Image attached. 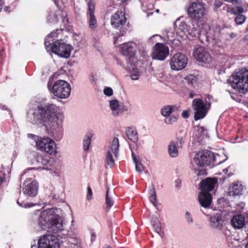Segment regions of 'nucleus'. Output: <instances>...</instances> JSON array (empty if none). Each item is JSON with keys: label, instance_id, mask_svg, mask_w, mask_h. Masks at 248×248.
Returning <instances> with one entry per match:
<instances>
[{"label": "nucleus", "instance_id": "obj_48", "mask_svg": "<svg viewBox=\"0 0 248 248\" xmlns=\"http://www.w3.org/2000/svg\"><path fill=\"white\" fill-rule=\"evenodd\" d=\"M227 2H230L233 4H238L241 3V0H224Z\"/></svg>", "mask_w": 248, "mask_h": 248}, {"label": "nucleus", "instance_id": "obj_43", "mask_svg": "<svg viewBox=\"0 0 248 248\" xmlns=\"http://www.w3.org/2000/svg\"><path fill=\"white\" fill-rule=\"evenodd\" d=\"M185 219L188 224H192L194 222V219L191 213L189 211H186L185 215Z\"/></svg>", "mask_w": 248, "mask_h": 248}, {"label": "nucleus", "instance_id": "obj_20", "mask_svg": "<svg viewBox=\"0 0 248 248\" xmlns=\"http://www.w3.org/2000/svg\"><path fill=\"white\" fill-rule=\"evenodd\" d=\"M41 160L43 167V169L46 170H51L57 169L59 167V162L55 158L44 157L38 156L37 160Z\"/></svg>", "mask_w": 248, "mask_h": 248}, {"label": "nucleus", "instance_id": "obj_33", "mask_svg": "<svg viewBox=\"0 0 248 248\" xmlns=\"http://www.w3.org/2000/svg\"><path fill=\"white\" fill-rule=\"evenodd\" d=\"M195 135L198 137V140L201 141L204 138L207 137V133L204 127L198 126L197 127Z\"/></svg>", "mask_w": 248, "mask_h": 248}, {"label": "nucleus", "instance_id": "obj_19", "mask_svg": "<svg viewBox=\"0 0 248 248\" xmlns=\"http://www.w3.org/2000/svg\"><path fill=\"white\" fill-rule=\"evenodd\" d=\"M126 22L124 14L122 11H118L111 17V25L115 28H121Z\"/></svg>", "mask_w": 248, "mask_h": 248}, {"label": "nucleus", "instance_id": "obj_28", "mask_svg": "<svg viewBox=\"0 0 248 248\" xmlns=\"http://www.w3.org/2000/svg\"><path fill=\"white\" fill-rule=\"evenodd\" d=\"M125 133L127 138L134 143H136L139 140L138 132L136 129L133 127H128Z\"/></svg>", "mask_w": 248, "mask_h": 248}, {"label": "nucleus", "instance_id": "obj_45", "mask_svg": "<svg viewBox=\"0 0 248 248\" xmlns=\"http://www.w3.org/2000/svg\"><path fill=\"white\" fill-rule=\"evenodd\" d=\"M104 93L108 96H111L113 94V90L110 87H106L104 89Z\"/></svg>", "mask_w": 248, "mask_h": 248}, {"label": "nucleus", "instance_id": "obj_5", "mask_svg": "<svg viewBox=\"0 0 248 248\" xmlns=\"http://www.w3.org/2000/svg\"><path fill=\"white\" fill-rule=\"evenodd\" d=\"M228 82L240 93H246L248 92V70H242L233 74Z\"/></svg>", "mask_w": 248, "mask_h": 248}, {"label": "nucleus", "instance_id": "obj_58", "mask_svg": "<svg viewBox=\"0 0 248 248\" xmlns=\"http://www.w3.org/2000/svg\"><path fill=\"white\" fill-rule=\"evenodd\" d=\"M74 223H75V222H74V220H72V222H71V224H72V225H74Z\"/></svg>", "mask_w": 248, "mask_h": 248}, {"label": "nucleus", "instance_id": "obj_35", "mask_svg": "<svg viewBox=\"0 0 248 248\" xmlns=\"http://www.w3.org/2000/svg\"><path fill=\"white\" fill-rule=\"evenodd\" d=\"M92 138V135L91 134H89L87 135L84 139L83 145L84 151H88L89 150L91 145Z\"/></svg>", "mask_w": 248, "mask_h": 248}, {"label": "nucleus", "instance_id": "obj_56", "mask_svg": "<svg viewBox=\"0 0 248 248\" xmlns=\"http://www.w3.org/2000/svg\"><path fill=\"white\" fill-rule=\"evenodd\" d=\"M193 97H194V94H193L192 93H190L189 94V97H190V98H193Z\"/></svg>", "mask_w": 248, "mask_h": 248}, {"label": "nucleus", "instance_id": "obj_32", "mask_svg": "<svg viewBox=\"0 0 248 248\" xmlns=\"http://www.w3.org/2000/svg\"><path fill=\"white\" fill-rule=\"evenodd\" d=\"M113 196V192H110L109 188L107 187L106 194V204L107 207L108 209H110L114 204Z\"/></svg>", "mask_w": 248, "mask_h": 248}, {"label": "nucleus", "instance_id": "obj_63", "mask_svg": "<svg viewBox=\"0 0 248 248\" xmlns=\"http://www.w3.org/2000/svg\"><path fill=\"white\" fill-rule=\"evenodd\" d=\"M104 248H111L110 247H108V246H107L106 247H105Z\"/></svg>", "mask_w": 248, "mask_h": 248}, {"label": "nucleus", "instance_id": "obj_29", "mask_svg": "<svg viewBox=\"0 0 248 248\" xmlns=\"http://www.w3.org/2000/svg\"><path fill=\"white\" fill-rule=\"evenodd\" d=\"M178 146L176 145L174 140L171 141L168 146V153L169 155L172 158L176 157L179 155Z\"/></svg>", "mask_w": 248, "mask_h": 248}, {"label": "nucleus", "instance_id": "obj_2", "mask_svg": "<svg viewBox=\"0 0 248 248\" xmlns=\"http://www.w3.org/2000/svg\"><path fill=\"white\" fill-rule=\"evenodd\" d=\"M38 224L42 229L58 233L64 230L62 218L56 214V209H48L39 213Z\"/></svg>", "mask_w": 248, "mask_h": 248}, {"label": "nucleus", "instance_id": "obj_54", "mask_svg": "<svg viewBox=\"0 0 248 248\" xmlns=\"http://www.w3.org/2000/svg\"><path fill=\"white\" fill-rule=\"evenodd\" d=\"M236 36V34L234 33H232L231 34H230V37L231 38H234Z\"/></svg>", "mask_w": 248, "mask_h": 248}, {"label": "nucleus", "instance_id": "obj_39", "mask_svg": "<svg viewBox=\"0 0 248 248\" xmlns=\"http://www.w3.org/2000/svg\"><path fill=\"white\" fill-rule=\"evenodd\" d=\"M246 19L247 17L245 16L240 14L236 16L235 21L237 25H242L245 22Z\"/></svg>", "mask_w": 248, "mask_h": 248}, {"label": "nucleus", "instance_id": "obj_27", "mask_svg": "<svg viewBox=\"0 0 248 248\" xmlns=\"http://www.w3.org/2000/svg\"><path fill=\"white\" fill-rule=\"evenodd\" d=\"M151 225L155 232L158 234L160 236L163 235L161 223L159 219L156 217H153L151 220Z\"/></svg>", "mask_w": 248, "mask_h": 248}, {"label": "nucleus", "instance_id": "obj_7", "mask_svg": "<svg viewBox=\"0 0 248 248\" xmlns=\"http://www.w3.org/2000/svg\"><path fill=\"white\" fill-rule=\"evenodd\" d=\"M211 97L203 100L201 98L194 99L192 101V108L194 112V119L196 121L203 119L207 114L211 107L210 101Z\"/></svg>", "mask_w": 248, "mask_h": 248}, {"label": "nucleus", "instance_id": "obj_34", "mask_svg": "<svg viewBox=\"0 0 248 248\" xmlns=\"http://www.w3.org/2000/svg\"><path fill=\"white\" fill-rule=\"evenodd\" d=\"M150 201L153 205L158 210V202L156 201V195L154 187L149 190Z\"/></svg>", "mask_w": 248, "mask_h": 248}, {"label": "nucleus", "instance_id": "obj_9", "mask_svg": "<svg viewBox=\"0 0 248 248\" xmlns=\"http://www.w3.org/2000/svg\"><path fill=\"white\" fill-rule=\"evenodd\" d=\"M39 248H60V241L55 235L47 233L41 236L38 241Z\"/></svg>", "mask_w": 248, "mask_h": 248}, {"label": "nucleus", "instance_id": "obj_1", "mask_svg": "<svg viewBox=\"0 0 248 248\" xmlns=\"http://www.w3.org/2000/svg\"><path fill=\"white\" fill-rule=\"evenodd\" d=\"M63 114L52 103L36 101L32 103L27 113V120L37 125H43L54 138H61L63 133Z\"/></svg>", "mask_w": 248, "mask_h": 248}, {"label": "nucleus", "instance_id": "obj_16", "mask_svg": "<svg viewBox=\"0 0 248 248\" xmlns=\"http://www.w3.org/2000/svg\"><path fill=\"white\" fill-rule=\"evenodd\" d=\"M38 185L36 181L30 178L26 180L23 183L22 190L23 193L28 197H34L38 192Z\"/></svg>", "mask_w": 248, "mask_h": 248}, {"label": "nucleus", "instance_id": "obj_13", "mask_svg": "<svg viewBox=\"0 0 248 248\" xmlns=\"http://www.w3.org/2000/svg\"><path fill=\"white\" fill-rule=\"evenodd\" d=\"M187 63L186 57L181 53H176L170 59V65L171 69L179 71L185 68Z\"/></svg>", "mask_w": 248, "mask_h": 248}, {"label": "nucleus", "instance_id": "obj_18", "mask_svg": "<svg viewBox=\"0 0 248 248\" xmlns=\"http://www.w3.org/2000/svg\"><path fill=\"white\" fill-rule=\"evenodd\" d=\"M193 55L198 61L203 63H209L211 61L210 55L202 47H199L194 50Z\"/></svg>", "mask_w": 248, "mask_h": 248}, {"label": "nucleus", "instance_id": "obj_31", "mask_svg": "<svg viewBox=\"0 0 248 248\" xmlns=\"http://www.w3.org/2000/svg\"><path fill=\"white\" fill-rule=\"evenodd\" d=\"M179 107L176 106L167 105L164 106L161 109V114L166 117L169 116L170 114L175 111L176 110H178Z\"/></svg>", "mask_w": 248, "mask_h": 248}, {"label": "nucleus", "instance_id": "obj_37", "mask_svg": "<svg viewBox=\"0 0 248 248\" xmlns=\"http://www.w3.org/2000/svg\"><path fill=\"white\" fill-rule=\"evenodd\" d=\"M56 34V32H51L50 34H49L47 36L45 40V45L47 49V48L49 47L51 45V42L53 41V37H55V35Z\"/></svg>", "mask_w": 248, "mask_h": 248}, {"label": "nucleus", "instance_id": "obj_49", "mask_svg": "<svg viewBox=\"0 0 248 248\" xmlns=\"http://www.w3.org/2000/svg\"><path fill=\"white\" fill-rule=\"evenodd\" d=\"M182 115L183 118H187L189 116V110H186L183 111L182 113Z\"/></svg>", "mask_w": 248, "mask_h": 248}, {"label": "nucleus", "instance_id": "obj_40", "mask_svg": "<svg viewBox=\"0 0 248 248\" xmlns=\"http://www.w3.org/2000/svg\"><path fill=\"white\" fill-rule=\"evenodd\" d=\"M244 9L242 6L233 7L230 9V13L233 15H238L242 13Z\"/></svg>", "mask_w": 248, "mask_h": 248}, {"label": "nucleus", "instance_id": "obj_44", "mask_svg": "<svg viewBox=\"0 0 248 248\" xmlns=\"http://www.w3.org/2000/svg\"><path fill=\"white\" fill-rule=\"evenodd\" d=\"M187 81L189 84L193 85L197 82V78L193 75H189L187 77Z\"/></svg>", "mask_w": 248, "mask_h": 248}, {"label": "nucleus", "instance_id": "obj_11", "mask_svg": "<svg viewBox=\"0 0 248 248\" xmlns=\"http://www.w3.org/2000/svg\"><path fill=\"white\" fill-rule=\"evenodd\" d=\"M71 46L67 45L62 40H58L53 43L51 49L53 53L59 57L68 58L71 54Z\"/></svg>", "mask_w": 248, "mask_h": 248}, {"label": "nucleus", "instance_id": "obj_3", "mask_svg": "<svg viewBox=\"0 0 248 248\" xmlns=\"http://www.w3.org/2000/svg\"><path fill=\"white\" fill-rule=\"evenodd\" d=\"M218 155H215L213 152L209 150H202L197 153L191 164L195 170H199L201 167L210 166L213 167L215 165H218L223 162L227 157L223 161H217L219 158Z\"/></svg>", "mask_w": 248, "mask_h": 248}, {"label": "nucleus", "instance_id": "obj_25", "mask_svg": "<svg viewBox=\"0 0 248 248\" xmlns=\"http://www.w3.org/2000/svg\"><path fill=\"white\" fill-rule=\"evenodd\" d=\"M231 223L234 229H241L245 225V218L242 215H235L232 217Z\"/></svg>", "mask_w": 248, "mask_h": 248}, {"label": "nucleus", "instance_id": "obj_38", "mask_svg": "<svg viewBox=\"0 0 248 248\" xmlns=\"http://www.w3.org/2000/svg\"><path fill=\"white\" fill-rule=\"evenodd\" d=\"M178 118V115L173 114L166 117L165 122L167 124H171L175 122Z\"/></svg>", "mask_w": 248, "mask_h": 248}, {"label": "nucleus", "instance_id": "obj_46", "mask_svg": "<svg viewBox=\"0 0 248 248\" xmlns=\"http://www.w3.org/2000/svg\"><path fill=\"white\" fill-rule=\"evenodd\" d=\"M140 77V74L139 72H136L134 73L131 74V78L133 80H137Z\"/></svg>", "mask_w": 248, "mask_h": 248}, {"label": "nucleus", "instance_id": "obj_22", "mask_svg": "<svg viewBox=\"0 0 248 248\" xmlns=\"http://www.w3.org/2000/svg\"><path fill=\"white\" fill-rule=\"evenodd\" d=\"M198 200L202 207L204 208H210L212 203V197L209 192L201 191Z\"/></svg>", "mask_w": 248, "mask_h": 248}, {"label": "nucleus", "instance_id": "obj_17", "mask_svg": "<svg viewBox=\"0 0 248 248\" xmlns=\"http://www.w3.org/2000/svg\"><path fill=\"white\" fill-rule=\"evenodd\" d=\"M88 10L87 13L88 22L91 29L94 30L97 27V20L94 15L95 4L94 2L90 0L88 3Z\"/></svg>", "mask_w": 248, "mask_h": 248}, {"label": "nucleus", "instance_id": "obj_42", "mask_svg": "<svg viewBox=\"0 0 248 248\" xmlns=\"http://www.w3.org/2000/svg\"><path fill=\"white\" fill-rule=\"evenodd\" d=\"M178 147L182 148L185 142L184 137L183 136H178L176 138V141H174Z\"/></svg>", "mask_w": 248, "mask_h": 248}, {"label": "nucleus", "instance_id": "obj_60", "mask_svg": "<svg viewBox=\"0 0 248 248\" xmlns=\"http://www.w3.org/2000/svg\"><path fill=\"white\" fill-rule=\"evenodd\" d=\"M245 248H248V243L247 244H246V245L245 246Z\"/></svg>", "mask_w": 248, "mask_h": 248}, {"label": "nucleus", "instance_id": "obj_47", "mask_svg": "<svg viewBox=\"0 0 248 248\" xmlns=\"http://www.w3.org/2000/svg\"><path fill=\"white\" fill-rule=\"evenodd\" d=\"M92 190L90 187H88V193L87 195V199L90 200L92 198Z\"/></svg>", "mask_w": 248, "mask_h": 248}, {"label": "nucleus", "instance_id": "obj_15", "mask_svg": "<svg viewBox=\"0 0 248 248\" xmlns=\"http://www.w3.org/2000/svg\"><path fill=\"white\" fill-rule=\"evenodd\" d=\"M169 55V48L163 43H156L154 47L152 58L154 60L164 61Z\"/></svg>", "mask_w": 248, "mask_h": 248}, {"label": "nucleus", "instance_id": "obj_23", "mask_svg": "<svg viewBox=\"0 0 248 248\" xmlns=\"http://www.w3.org/2000/svg\"><path fill=\"white\" fill-rule=\"evenodd\" d=\"M120 45V44H118ZM136 44L134 43L130 42L121 45V52L122 54L128 57H133L135 55L136 50L134 49Z\"/></svg>", "mask_w": 248, "mask_h": 248}, {"label": "nucleus", "instance_id": "obj_4", "mask_svg": "<svg viewBox=\"0 0 248 248\" xmlns=\"http://www.w3.org/2000/svg\"><path fill=\"white\" fill-rule=\"evenodd\" d=\"M179 20H177L175 22V25L177 27L179 30L187 33V34L190 35L192 37L196 36L199 34L200 36L202 35L205 36L207 42H210L211 40H216V36L213 34L214 30L210 28L208 25L205 24L202 25V27L200 31L196 30L194 28V31H191L188 29V26L185 21H181L179 23Z\"/></svg>", "mask_w": 248, "mask_h": 248}, {"label": "nucleus", "instance_id": "obj_55", "mask_svg": "<svg viewBox=\"0 0 248 248\" xmlns=\"http://www.w3.org/2000/svg\"><path fill=\"white\" fill-rule=\"evenodd\" d=\"M31 248H39V246L37 247L36 245H32L31 246Z\"/></svg>", "mask_w": 248, "mask_h": 248}, {"label": "nucleus", "instance_id": "obj_41", "mask_svg": "<svg viewBox=\"0 0 248 248\" xmlns=\"http://www.w3.org/2000/svg\"><path fill=\"white\" fill-rule=\"evenodd\" d=\"M17 203L19 206L26 208L31 207L35 205V204L32 203H29L28 202H25L24 201H20L19 199L17 200Z\"/></svg>", "mask_w": 248, "mask_h": 248}, {"label": "nucleus", "instance_id": "obj_50", "mask_svg": "<svg viewBox=\"0 0 248 248\" xmlns=\"http://www.w3.org/2000/svg\"><path fill=\"white\" fill-rule=\"evenodd\" d=\"M245 204L244 202H241L238 204L237 209L239 210H243L245 207Z\"/></svg>", "mask_w": 248, "mask_h": 248}, {"label": "nucleus", "instance_id": "obj_30", "mask_svg": "<svg viewBox=\"0 0 248 248\" xmlns=\"http://www.w3.org/2000/svg\"><path fill=\"white\" fill-rule=\"evenodd\" d=\"M131 151L132 157L134 163L135 164L136 170L139 173L141 172L144 169V167L141 162L138 159L136 155L133 152L132 147L130 144L129 145Z\"/></svg>", "mask_w": 248, "mask_h": 248}, {"label": "nucleus", "instance_id": "obj_59", "mask_svg": "<svg viewBox=\"0 0 248 248\" xmlns=\"http://www.w3.org/2000/svg\"><path fill=\"white\" fill-rule=\"evenodd\" d=\"M47 86L48 88H50V83L49 82L48 83Z\"/></svg>", "mask_w": 248, "mask_h": 248}, {"label": "nucleus", "instance_id": "obj_53", "mask_svg": "<svg viewBox=\"0 0 248 248\" xmlns=\"http://www.w3.org/2000/svg\"><path fill=\"white\" fill-rule=\"evenodd\" d=\"M3 4V2L2 0H0V11H1V10L2 9Z\"/></svg>", "mask_w": 248, "mask_h": 248}, {"label": "nucleus", "instance_id": "obj_64", "mask_svg": "<svg viewBox=\"0 0 248 248\" xmlns=\"http://www.w3.org/2000/svg\"><path fill=\"white\" fill-rule=\"evenodd\" d=\"M156 12H159V10L157 9V10H156Z\"/></svg>", "mask_w": 248, "mask_h": 248}, {"label": "nucleus", "instance_id": "obj_24", "mask_svg": "<svg viewBox=\"0 0 248 248\" xmlns=\"http://www.w3.org/2000/svg\"><path fill=\"white\" fill-rule=\"evenodd\" d=\"M217 179L216 178H207L202 180L200 183L201 191L209 192L214 188L215 185L217 183Z\"/></svg>", "mask_w": 248, "mask_h": 248}, {"label": "nucleus", "instance_id": "obj_8", "mask_svg": "<svg viewBox=\"0 0 248 248\" xmlns=\"http://www.w3.org/2000/svg\"><path fill=\"white\" fill-rule=\"evenodd\" d=\"M70 85L63 80L56 81L51 89V92L54 96L61 99L67 98L71 93Z\"/></svg>", "mask_w": 248, "mask_h": 248}, {"label": "nucleus", "instance_id": "obj_52", "mask_svg": "<svg viewBox=\"0 0 248 248\" xmlns=\"http://www.w3.org/2000/svg\"><path fill=\"white\" fill-rule=\"evenodd\" d=\"M119 37H117V38H116L114 39V45H115L116 46H117V41L119 40Z\"/></svg>", "mask_w": 248, "mask_h": 248}, {"label": "nucleus", "instance_id": "obj_6", "mask_svg": "<svg viewBox=\"0 0 248 248\" xmlns=\"http://www.w3.org/2000/svg\"><path fill=\"white\" fill-rule=\"evenodd\" d=\"M29 137L34 140L37 150L45 151L51 155H56V144L52 139L49 138H43L33 134H29Z\"/></svg>", "mask_w": 248, "mask_h": 248}, {"label": "nucleus", "instance_id": "obj_10", "mask_svg": "<svg viewBox=\"0 0 248 248\" xmlns=\"http://www.w3.org/2000/svg\"><path fill=\"white\" fill-rule=\"evenodd\" d=\"M119 146L118 138H114L110 145L108 147L106 154L107 164L110 168H112L115 164L114 157H118Z\"/></svg>", "mask_w": 248, "mask_h": 248}, {"label": "nucleus", "instance_id": "obj_14", "mask_svg": "<svg viewBox=\"0 0 248 248\" xmlns=\"http://www.w3.org/2000/svg\"><path fill=\"white\" fill-rule=\"evenodd\" d=\"M205 216H208L209 225L211 228L218 231L221 230L225 223V220L223 215L220 213H214L212 215H208L201 210Z\"/></svg>", "mask_w": 248, "mask_h": 248}, {"label": "nucleus", "instance_id": "obj_51", "mask_svg": "<svg viewBox=\"0 0 248 248\" xmlns=\"http://www.w3.org/2000/svg\"><path fill=\"white\" fill-rule=\"evenodd\" d=\"M181 183V181L179 179H177L175 180V186L176 187L179 188L180 186V184Z\"/></svg>", "mask_w": 248, "mask_h": 248}, {"label": "nucleus", "instance_id": "obj_36", "mask_svg": "<svg viewBox=\"0 0 248 248\" xmlns=\"http://www.w3.org/2000/svg\"><path fill=\"white\" fill-rule=\"evenodd\" d=\"M47 20L50 23H56L58 20V14L54 11H50L47 17Z\"/></svg>", "mask_w": 248, "mask_h": 248}, {"label": "nucleus", "instance_id": "obj_62", "mask_svg": "<svg viewBox=\"0 0 248 248\" xmlns=\"http://www.w3.org/2000/svg\"><path fill=\"white\" fill-rule=\"evenodd\" d=\"M121 2H124V1H126V0H119Z\"/></svg>", "mask_w": 248, "mask_h": 248}, {"label": "nucleus", "instance_id": "obj_26", "mask_svg": "<svg viewBox=\"0 0 248 248\" xmlns=\"http://www.w3.org/2000/svg\"><path fill=\"white\" fill-rule=\"evenodd\" d=\"M243 190V186L240 182L234 183L229 188L228 193L232 196H238L242 194Z\"/></svg>", "mask_w": 248, "mask_h": 248}, {"label": "nucleus", "instance_id": "obj_57", "mask_svg": "<svg viewBox=\"0 0 248 248\" xmlns=\"http://www.w3.org/2000/svg\"><path fill=\"white\" fill-rule=\"evenodd\" d=\"M133 148L134 149H135V150H137V149L138 148V146L136 144L135 145H134Z\"/></svg>", "mask_w": 248, "mask_h": 248}, {"label": "nucleus", "instance_id": "obj_21", "mask_svg": "<svg viewBox=\"0 0 248 248\" xmlns=\"http://www.w3.org/2000/svg\"><path fill=\"white\" fill-rule=\"evenodd\" d=\"M109 105L112 115L116 117L121 116L125 110L124 106L117 99L110 100Z\"/></svg>", "mask_w": 248, "mask_h": 248}, {"label": "nucleus", "instance_id": "obj_12", "mask_svg": "<svg viewBox=\"0 0 248 248\" xmlns=\"http://www.w3.org/2000/svg\"><path fill=\"white\" fill-rule=\"evenodd\" d=\"M205 7L203 3L199 1L192 2L187 8V13L192 19L199 20L204 15Z\"/></svg>", "mask_w": 248, "mask_h": 248}, {"label": "nucleus", "instance_id": "obj_61", "mask_svg": "<svg viewBox=\"0 0 248 248\" xmlns=\"http://www.w3.org/2000/svg\"><path fill=\"white\" fill-rule=\"evenodd\" d=\"M227 170H227V169H224V170H223V171H224V172H225V171H227Z\"/></svg>", "mask_w": 248, "mask_h": 248}]
</instances>
